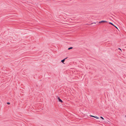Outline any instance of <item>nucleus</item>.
Here are the masks:
<instances>
[{
	"instance_id": "nucleus-1",
	"label": "nucleus",
	"mask_w": 126,
	"mask_h": 126,
	"mask_svg": "<svg viewBox=\"0 0 126 126\" xmlns=\"http://www.w3.org/2000/svg\"><path fill=\"white\" fill-rule=\"evenodd\" d=\"M58 99L59 101V102H61V103L63 102V101L60 99V98L59 97H58Z\"/></svg>"
},
{
	"instance_id": "nucleus-2",
	"label": "nucleus",
	"mask_w": 126,
	"mask_h": 126,
	"mask_svg": "<svg viewBox=\"0 0 126 126\" xmlns=\"http://www.w3.org/2000/svg\"><path fill=\"white\" fill-rule=\"evenodd\" d=\"M107 22L105 21L102 20L101 21H100L99 22V23H101L102 22Z\"/></svg>"
},
{
	"instance_id": "nucleus-3",
	"label": "nucleus",
	"mask_w": 126,
	"mask_h": 126,
	"mask_svg": "<svg viewBox=\"0 0 126 126\" xmlns=\"http://www.w3.org/2000/svg\"><path fill=\"white\" fill-rule=\"evenodd\" d=\"M67 58V57H66L64 59H63L61 61V62H62L63 63V62H64V61H65V59H66Z\"/></svg>"
},
{
	"instance_id": "nucleus-4",
	"label": "nucleus",
	"mask_w": 126,
	"mask_h": 126,
	"mask_svg": "<svg viewBox=\"0 0 126 126\" xmlns=\"http://www.w3.org/2000/svg\"><path fill=\"white\" fill-rule=\"evenodd\" d=\"M72 48H73V47H70L68 48V50H70L71 49H72Z\"/></svg>"
},
{
	"instance_id": "nucleus-5",
	"label": "nucleus",
	"mask_w": 126,
	"mask_h": 126,
	"mask_svg": "<svg viewBox=\"0 0 126 126\" xmlns=\"http://www.w3.org/2000/svg\"><path fill=\"white\" fill-rule=\"evenodd\" d=\"M94 117L96 118V119H98L99 118L98 117L96 116H94Z\"/></svg>"
},
{
	"instance_id": "nucleus-6",
	"label": "nucleus",
	"mask_w": 126,
	"mask_h": 126,
	"mask_svg": "<svg viewBox=\"0 0 126 126\" xmlns=\"http://www.w3.org/2000/svg\"><path fill=\"white\" fill-rule=\"evenodd\" d=\"M100 118L102 119L103 120H104V118H103L102 117H100Z\"/></svg>"
},
{
	"instance_id": "nucleus-7",
	"label": "nucleus",
	"mask_w": 126,
	"mask_h": 126,
	"mask_svg": "<svg viewBox=\"0 0 126 126\" xmlns=\"http://www.w3.org/2000/svg\"><path fill=\"white\" fill-rule=\"evenodd\" d=\"M109 23L110 24H111L112 25H113V24L112 23H111V22H110Z\"/></svg>"
},
{
	"instance_id": "nucleus-8",
	"label": "nucleus",
	"mask_w": 126,
	"mask_h": 126,
	"mask_svg": "<svg viewBox=\"0 0 126 126\" xmlns=\"http://www.w3.org/2000/svg\"><path fill=\"white\" fill-rule=\"evenodd\" d=\"M96 24V22H93V23H92L90 24Z\"/></svg>"
},
{
	"instance_id": "nucleus-9",
	"label": "nucleus",
	"mask_w": 126,
	"mask_h": 126,
	"mask_svg": "<svg viewBox=\"0 0 126 126\" xmlns=\"http://www.w3.org/2000/svg\"><path fill=\"white\" fill-rule=\"evenodd\" d=\"M7 104H10V103L9 102H8L7 103Z\"/></svg>"
},
{
	"instance_id": "nucleus-10",
	"label": "nucleus",
	"mask_w": 126,
	"mask_h": 126,
	"mask_svg": "<svg viewBox=\"0 0 126 126\" xmlns=\"http://www.w3.org/2000/svg\"><path fill=\"white\" fill-rule=\"evenodd\" d=\"M90 116L92 117H94V116H92V115H91Z\"/></svg>"
},
{
	"instance_id": "nucleus-11",
	"label": "nucleus",
	"mask_w": 126,
	"mask_h": 126,
	"mask_svg": "<svg viewBox=\"0 0 126 126\" xmlns=\"http://www.w3.org/2000/svg\"><path fill=\"white\" fill-rule=\"evenodd\" d=\"M119 49H120V50H121V49L120 48H119Z\"/></svg>"
}]
</instances>
